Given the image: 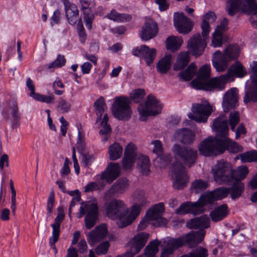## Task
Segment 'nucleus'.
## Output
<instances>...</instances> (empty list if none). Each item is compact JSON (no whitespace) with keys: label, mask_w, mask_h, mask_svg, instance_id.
Wrapping results in <instances>:
<instances>
[{"label":"nucleus","mask_w":257,"mask_h":257,"mask_svg":"<svg viewBox=\"0 0 257 257\" xmlns=\"http://www.w3.org/2000/svg\"><path fill=\"white\" fill-rule=\"evenodd\" d=\"M80 3L83 11L84 20L86 27L90 30L91 29L92 22L94 18V16L91 12V9L95 7L94 0H80Z\"/></svg>","instance_id":"obj_24"},{"label":"nucleus","mask_w":257,"mask_h":257,"mask_svg":"<svg viewBox=\"0 0 257 257\" xmlns=\"http://www.w3.org/2000/svg\"><path fill=\"white\" fill-rule=\"evenodd\" d=\"M209 186L207 181L199 179L195 181L192 185V189L195 193H199L206 190Z\"/></svg>","instance_id":"obj_48"},{"label":"nucleus","mask_w":257,"mask_h":257,"mask_svg":"<svg viewBox=\"0 0 257 257\" xmlns=\"http://www.w3.org/2000/svg\"><path fill=\"white\" fill-rule=\"evenodd\" d=\"M214 181L219 184H227L244 179L248 173L245 166H240L234 170L229 163L223 160L219 161L211 169Z\"/></svg>","instance_id":"obj_4"},{"label":"nucleus","mask_w":257,"mask_h":257,"mask_svg":"<svg viewBox=\"0 0 257 257\" xmlns=\"http://www.w3.org/2000/svg\"><path fill=\"white\" fill-rule=\"evenodd\" d=\"M157 33V24L154 22H147L142 28L141 37L143 40L147 41L153 38Z\"/></svg>","instance_id":"obj_31"},{"label":"nucleus","mask_w":257,"mask_h":257,"mask_svg":"<svg viewBox=\"0 0 257 257\" xmlns=\"http://www.w3.org/2000/svg\"><path fill=\"white\" fill-rule=\"evenodd\" d=\"M120 167L118 163H110L106 170L99 175L98 177L102 180H105L107 182L111 183L118 177L120 174Z\"/></svg>","instance_id":"obj_23"},{"label":"nucleus","mask_w":257,"mask_h":257,"mask_svg":"<svg viewBox=\"0 0 257 257\" xmlns=\"http://www.w3.org/2000/svg\"><path fill=\"white\" fill-rule=\"evenodd\" d=\"M136 147L132 144H128L124 150V156L131 157L136 158Z\"/></svg>","instance_id":"obj_59"},{"label":"nucleus","mask_w":257,"mask_h":257,"mask_svg":"<svg viewBox=\"0 0 257 257\" xmlns=\"http://www.w3.org/2000/svg\"><path fill=\"white\" fill-rule=\"evenodd\" d=\"M12 109V115L14 122H17L20 118V114L19 112L18 107L17 105L14 104L11 107Z\"/></svg>","instance_id":"obj_63"},{"label":"nucleus","mask_w":257,"mask_h":257,"mask_svg":"<svg viewBox=\"0 0 257 257\" xmlns=\"http://www.w3.org/2000/svg\"><path fill=\"white\" fill-rule=\"evenodd\" d=\"M228 213V209L226 204H223L215 207L210 213L212 220L217 222L222 220Z\"/></svg>","instance_id":"obj_34"},{"label":"nucleus","mask_w":257,"mask_h":257,"mask_svg":"<svg viewBox=\"0 0 257 257\" xmlns=\"http://www.w3.org/2000/svg\"><path fill=\"white\" fill-rule=\"evenodd\" d=\"M129 103L130 100L127 97H116L112 108V112L114 116L119 120H128L132 114Z\"/></svg>","instance_id":"obj_13"},{"label":"nucleus","mask_w":257,"mask_h":257,"mask_svg":"<svg viewBox=\"0 0 257 257\" xmlns=\"http://www.w3.org/2000/svg\"><path fill=\"white\" fill-rule=\"evenodd\" d=\"M172 64V55H166L157 64V71L160 74L166 73L170 69Z\"/></svg>","instance_id":"obj_35"},{"label":"nucleus","mask_w":257,"mask_h":257,"mask_svg":"<svg viewBox=\"0 0 257 257\" xmlns=\"http://www.w3.org/2000/svg\"><path fill=\"white\" fill-rule=\"evenodd\" d=\"M209 218L206 215L195 217L187 223V226L190 229H200L204 230L209 226Z\"/></svg>","instance_id":"obj_29"},{"label":"nucleus","mask_w":257,"mask_h":257,"mask_svg":"<svg viewBox=\"0 0 257 257\" xmlns=\"http://www.w3.org/2000/svg\"><path fill=\"white\" fill-rule=\"evenodd\" d=\"M32 97L36 100L47 103H50L55 99V97L53 94L50 95H45L37 93H36Z\"/></svg>","instance_id":"obj_54"},{"label":"nucleus","mask_w":257,"mask_h":257,"mask_svg":"<svg viewBox=\"0 0 257 257\" xmlns=\"http://www.w3.org/2000/svg\"><path fill=\"white\" fill-rule=\"evenodd\" d=\"M182 43L183 40L181 37L172 36L168 38L166 47L167 49L174 51L180 48Z\"/></svg>","instance_id":"obj_42"},{"label":"nucleus","mask_w":257,"mask_h":257,"mask_svg":"<svg viewBox=\"0 0 257 257\" xmlns=\"http://www.w3.org/2000/svg\"><path fill=\"white\" fill-rule=\"evenodd\" d=\"M109 247V242L107 241H104L97 246L95 248V253L98 255L105 254L107 252Z\"/></svg>","instance_id":"obj_57"},{"label":"nucleus","mask_w":257,"mask_h":257,"mask_svg":"<svg viewBox=\"0 0 257 257\" xmlns=\"http://www.w3.org/2000/svg\"><path fill=\"white\" fill-rule=\"evenodd\" d=\"M65 217L64 213L62 211H59L58 215L55 218V222L51 225L52 227V236L50 238L49 243L51 248L54 250L55 253L57 252V249L55 243L57 241L60 234V228L61 222L64 220Z\"/></svg>","instance_id":"obj_22"},{"label":"nucleus","mask_w":257,"mask_h":257,"mask_svg":"<svg viewBox=\"0 0 257 257\" xmlns=\"http://www.w3.org/2000/svg\"><path fill=\"white\" fill-rule=\"evenodd\" d=\"M205 231L199 230L197 231H190L185 235L177 238H167L163 241L161 257H171L174 251L184 245L187 244L190 247L201 242L204 237Z\"/></svg>","instance_id":"obj_5"},{"label":"nucleus","mask_w":257,"mask_h":257,"mask_svg":"<svg viewBox=\"0 0 257 257\" xmlns=\"http://www.w3.org/2000/svg\"><path fill=\"white\" fill-rule=\"evenodd\" d=\"M207 250L199 246L194 249L190 253L181 257H207Z\"/></svg>","instance_id":"obj_51"},{"label":"nucleus","mask_w":257,"mask_h":257,"mask_svg":"<svg viewBox=\"0 0 257 257\" xmlns=\"http://www.w3.org/2000/svg\"><path fill=\"white\" fill-rule=\"evenodd\" d=\"M156 50L154 48L150 49L146 45H142L133 50L134 55L144 59L148 65H150L156 57Z\"/></svg>","instance_id":"obj_21"},{"label":"nucleus","mask_w":257,"mask_h":257,"mask_svg":"<svg viewBox=\"0 0 257 257\" xmlns=\"http://www.w3.org/2000/svg\"><path fill=\"white\" fill-rule=\"evenodd\" d=\"M108 120V116L107 114L105 113L104 114L102 119L101 120L100 126V129L99 131V134L102 135H104L103 138V141H106L107 140V135L110 133L111 128L107 121Z\"/></svg>","instance_id":"obj_45"},{"label":"nucleus","mask_w":257,"mask_h":257,"mask_svg":"<svg viewBox=\"0 0 257 257\" xmlns=\"http://www.w3.org/2000/svg\"><path fill=\"white\" fill-rule=\"evenodd\" d=\"M129 187V183L126 178H120L117 180L111 187L107 191L108 194H121L126 191Z\"/></svg>","instance_id":"obj_30"},{"label":"nucleus","mask_w":257,"mask_h":257,"mask_svg":"<svg viewBox=\"0 0 257 257\" xmlns=\"http://www.w3.org/2000/svg\"><path fill=\"white\" fill-rule=\"evenodd\" d=\"M172 151L176 160L171 168V176L173 180L174 188L181 189L188 181V177L182 163L190 167L194 164L197 158V151L190 147H182L174 144Z\"/></svg>","instance_id":"obj_2"},{"label":"nucleus","mask_w":257,"mask_h":257,"mask_svg":"<svg viewBox=\"0 0 257 257\" xmlns=\"http://www.w3.org/2000/svg\"><path fill=\"white\" fill-rule=\"evenodd\" d=\"M238 105V93L236 88L227 91L223 96L222 107L224 112H228Z\"/></svg>","instance_id":"obj_17"},{"label":"nucleus","mask_w":257,"mask_h":257,"mask_svg":"<svg viewBox=\"0 0 257 257\" xmlns=\"http://www.w3.org/2000/svg\"><path fill=\"white\" fill-rule=\"evenodd\" d=\"M226 9L231 16L238 12L251 16L249 22L253 28L257 29V3L255 0H227Z\"/></svg>","instance_id":"obj_8"},{"label":"nucleus","mask_w":257,"mask_h":257,"mask_svg":"<svg viewBox=\"0 0 257 257\" xmlns=\"http://www.w3.org/2000/svg\"><path fill=\"white\" fill-rule=\"evenodd\" d=\"M95 112L97 115L96 121L98 122L102 116V114L105 111L106 106L104 102V99L102 97H100L98 99L94 104Z\"/></svg>","instance_id":"obj_44"},{"label":"nucleus","mask_w":257,"mask_h":257,"mask_svg":"<svg viewBox=\"0 0 257 257\" xmlns=\"http://www.w3.org/2000/svg\"><path fill=\"white\" fill-rule=\"evenodd\" d=\"M136 158L124 156L122 160L123 168L125 170L131 169L134 163Z\"/></svg>","instance_id":"obj_60"},{"label":"nucleus","mask_w":257,"mask_h":257,"mask_svg":"<svg viewBox=\"0 0 257 257\" xmlns=\"http://www.w3.org/2000/svg\"><path fill=\"white\" fill-rule=\"evenodd\" d=\"M174 25L180 33L186 34L191 31V21L182 13H174Z\"/></svg>","instance_id":"obj_18"},{"label":"nucleus","mask_w":257,"mask_h":257,"mask_svg":"<svg viewBox=\"0 0 257 257\" xmlns=\"http://www.w3.org/2000/svg\"><path fill=\"white\" fill-rule=\"evenodd\" d=\"M106 215L116 221L119 228H124L131 224L138 216L139 208L133 205L130 210L121 200L113 199L105 204Z\"/></svg>","instance_id":"obj_3"},{"label":"nucleus","mask_w":257,"mask_h":257,"mask_svg":"<svg viewBox=\"0 0 257 257\" xmlns=\"http://www.w3.org/2000/svg\"><path fill=\"white\" fill-rule=\"evenodd\" d=\"M210 72L209 65H204L201 67L197 78L191 82L192 87L206 91L222 90L228 81H233L234 76L243 77L247 73L242 65L239 62L232 65L227 74L219 77L209 79Z\"/></svg>","instance_id":"obj_1"},{"label":"nucleus","mask_w":257,"mask_h":257,"mask_svg":"<svg viewBox=\"0 0 257 257\" xmlns=\"http://www.w3.org/2000/svg\"><path fill=\"white\" fill-rule=\"evenodd\" d=\"M191 110L188 114L189 118L198 122H205L212 112V108L209 103L205 100L201 103L193 104Z\"/></svg>","instance_id":"obj_14"},{"label":"nucleus","mask_w":257,"mask_h":257,"mask_svg":"<svg viewBox=\"0 0 257 257\" xmlns=\"http://www.w3.org/2000/svg\"><path fill=\"white\" fill-rule=\"evenodd\" d=\"M66 16L68 23L72 25H75L80 20L79 18L78 10L77 6L73 4L65 5Z\"/></svg>","instance_id":"obj_33"},{"label":"nucleus","mask_w":257,"mask_h":257,"mask_svg":"<svg viewBox=\"0 0 257 257\" xmlns=\"http://www.w3.org/2000/svg\"><path fill=\"white\" fill-rule=\"evenodd\" d=\"M26 85L30 91L29 93V96L30 97H32L35 93V88L33 82L31 80L30 78H28L26 81Z\"/></svg>","instance_id":"obj_64"},{"label":"nucleus","mask_w":257,"mask_h":257,"mask_svg":"<svg viewBox=\"0 0 257 257\" xmlns=\"http://www.w3.org/2000/svg\"><path fill=\"white\" fill-rule=\"evenodd\" d=\"M122 147L118 143H113L108 148L109 159L116 160L120 158L122 155Z\"/></svg>","instance_id":"obj_39"},{"label":"nucleus","mask_w":257,"mask_h":257,"mask_svg":"<svg viewBox=\"0 0 257 257\" xmlns=\"http://www.w3.org/2000/svg\"><path fill=\"white\" fill-rule=\"evenodd\" d=\"M216 18L213 12H209L202 16V21L200 25L202 35L197 33L188 41L187 46L193 55L199 56L204 51L211 30L210 25L215 22Z\"/></svg>","instance_id":"obj_6"},{"label":"nucleus","mask_w":257,"mask_h":257,"mask_svg":"<svg viewBox=\"0 0 257 257\" xmlns=\"http://www.w3.org/2000/svg\"><path fill=\"white\" fill-rule=\"evenodd\" d=\"M145 95L144 90L138 89L135 90L131 94V98L135 102H139L144 98Z\"/></svg>","instance_id":"obj_55"},{"label":"nucleus","mask_w":257,"mask_h":257,"mask_svg":"<svg viewBox=\"0 0 257 257\" xmlns=\"http://www.w3.org/2000/svg\"><path fill=\"white\" fill-rule=\"evenodd\" d=\"M138 166L143 174L148 175L150 172V162L148 157L141 155L138 158Z\"/></svg>","instance_id":"obj_43"},{"label":"nucleus","mask_w":257,"mask_h":257,"mask_svg":"<svg viewBox=\"0 0 257 257\" xmlns=\"http://www.w3.org/2000/svg\"><path fill=\"white\" fill-rule=\"evenodd\" d=\"M177 139L184 144H190L195 139V134L191 130L187 128H182L177 130L175 134Z\"/></svg>","instance_id":"obj_32"},{"label":"nucleus","mask_w":257,"mask_h":257,"mask_svg":"<svg viewBox=\"0 0 257 257\" xmlns=\"http://www.w3.org/2000/svg\"><path fill=\"white\" fill-rule=\"evenodd\" d=\"M212 129L217 133L218 137H221L222 153L225 150L230 152L237 153L243 151V148L228 137L229 127L226 117L220 115L213 122Z\"/></svg>","instance_id":"obj_7"},{"label":"nucleus","mask_w":257,"mask_h":257,"mask_svg":"<svg viewBox=\"0 0 257 257\" xmlns=\"http://www.w3.org/2000/svg\"><path fill=\"white\" fill-rule=\"evenodd\" d=\"M189 61V54L187 52H183L179 54L177 61L174 66L175 70H179L184 68L187 65Z\"/></svg>","instance_id":"obj_41"},{"label":"nucleus","mask_w":257,"mask_h":257,"mask_svg":"<svg viewBox=\"0 0 257 257\" xmlns=\"http://www.w3.org/2000/svg\"><path fill=\"white\" fill-rule=\"evenodd\" d=\"M164 209V203H159L156 204L152 208L149 209L147 214L151 219H156L162 216Z\"/></svg>","instance_id":"obj_40"},{"label":"nucleus","mask_w":257,"mask_h":257,"mask_svg":"<svg viewBox=\"0 0 257 257\" xmlns=\"http://www.w3.org/2000/svg\"><path fill=\"white\" fill-rule=\"evenodd\" d=\"M61 16V13L58 10L54 12L53 15L50 19L52 26H53L55 24H58L60 22Z\"/></svg>","instance_id":"obj_62"},{"label":"nucleus","mask_w":257,"mask_h":257,"mask_svg":"<svg viewBox=\"0 0 257 257\" xmlns=\"http://www.w3.org/2000/svg\"><path fill=\"white\" fill-rule=\"evenodd\" d=\"M132 199L135 203L133 205H137L139 208L138 215L140 213L141 207L146 206L149 203L148 195L143 190H136L132 195Z\"/></svg>","instance_id":"obj_28"},{"label":"nucleus","mask_w":257,"mask_h":257,"mask_svg":"<svg viewBox=\"0 0 257 257\" xmlns=\"http://www.w3.org/2000/svg\"><path fill=\"white\" fill-rule=\"evenodd\" d=\"M243 163L257 161V151H252L242 153L239 155Z\"/></svg>","instance_id":"obj_49"},{"label":"nucleus","mask_w":257,"mask_h":257,"mask_svg":"<svg viewBox=\"0 0 257 257\" xmlns=\"http://www.w3.org/2000/svg\"><path fill=\"white\" fill-rule=\"evenodd\" d=\"M84 214H86L85 226L89 229L96 224L98 217V208L96 199L92 198L82 203L78 217L80 218Z\"/></svg>","instance_id":"obj_10"},{"label":"nucleus","mask_w":257,"mask_h":257,"mask_svg":"<svg viewBox=\"0 0 257 257\" xmlns=\"http://www.w3.org/2000/svg\"><path fill=\"white\" fill-rule=\"evenodd\" d=\"M233 185L229 189L230 190V194L231 198L233 200L239 198L244 191V184L240 181H235Z\"/></svg>","instance_id":"obj_37"},{"label":"nucleus","mask_w":257,"mask_h":257,"mask_svg":"<svg viewBox=\"0 0 257 257\" xmlns=\"http://www.w3.org/2000/svg\"><path fill=\"white\" fill-rule=\"evenodd\" d=\"M229 188L224 187L217 188L212 191L205 192L201 197L203 205L211 204L214 201L225 198L228 194Z\"/></svg>","instance_id":"obj_16"},{"label":"nucleus","mask_w":257,"mask_h":257,"mask_svg":"<svg viewBox=\"0 0 257 257\" xmlns=\"http://www.w3.org/2000/svg\"><path fill=\"white\" fill-rule=\"evenodd\" d=\"M162 104L153 95H149L145 104H141L138 107L141 121H145L150 115H155L161 113Z\"/></svg>","instance_id":"obj_12"},{"label":"nucleus","mask_w":257,"mask_h":257,"mask_svg":"<svg viewBox=\"0 0 257 257\" xmlns=\"http://www.w3.org/2000/svg\"><path fill=\"white\" fill-rule=\"evenodd\" d=\"M106 17L114 22H126L131 20L132 17L128 14H119L114 10H112L110 13L108 14Z\"/></svg>","instance_id":"obj_38"},{"label":"nucleus","mask_w":257,"mask_h":257,"mask_svg":"<svg viewBox=\"0 0 257 257\" xmlns=\"http://www.w3.org/2000/svg\"><path fill=\"white\" fill-rule=\"evenodd\" d=\"M196 72V67L194 63H191L188 68L179 74V76L185 81L191 80Z\"/></svg>","instance_id":"obj_46"},{"label":"nucleus","mask_w":257,"mask_h":257,"mask_svg":"<svg viewBox=\"0 0 257 257\" xmlns=\"http://www.w3.org/2000/svg\"><path fill=\"white\" fill-rule=\"evenodd\" d=\"M221 137H208L203 140L198 146L199 151L204 156H216L222 153Z\"/></svg>","instance_id":"obj_11"},{"label":"nucleus","mask_w":257,"mask_h":257,"mask_svg":"<svg viewBox=\"0 0 257 257\" xmlns=\"http://www.w3.org/2000/svg\"><path fill=\"white\" fill-rule=\"evenodd\" d=\"M153 145V153L158 156L157 162L160 163V167H165L170 162L171 156L170 155L166 154L163 155V148L162 142L159 140H154L151 142Z\"/></svg>","instance_id":"obj_26"},{"label":"nucleus","mask_w":257,"mask_h":257,"mask_svg":"<svg viewBox=\"0 0 257 257\" xmlns=\"http://www.w3.org/2000/svg\"><path fill=\"white\" fill-rule=\"evenodd\" d=\"M97 182H92L87 184L85 187V191L88 192L95 190L99 189L104 186L103 180L100 179L98 176L97 177Z\"/></svg>","instance_id":"obj_53"},{"label":"nucleus","mask_w":257,"mask_h":257,"mask_svg":"<svg viewBox=\"0 0 257 257\" xmlns=\"http://www.w3.org/2000/svg\"><path fill=\"white\" fill-rule=\"evenodd\" d=\"M107 232V230L105 224L97 226L87 235V241L91 246H93L103 239L106 235Z\"/></svg>","instance_id":"obj_27"},{"label":"nucleus","mask_w":257,"mask_h":257,"mask_svg":"<svg viewBox=\"0 0 257 257\" xmlns=\"http://www.w3.org/2000/svg\"><path fill=\"white\" fill-rule=\"evenodd\" d=\"M228 20L224 18L218 26L213 33L211 45L213 47H219L222 46L223 34L227 29Z\"/></svg>","instance_id":"obj_25"},{"label":"nucleus","mask_w":257,"mask_h":257,"mask_svg":"<svg viewBox=\"0 0 257 257\" xmlns=\"http://www.w3.org/2000/svg\"><path fill=\"white\" fill-rule=\"evenodd\" d=\"M207 250L199 246L194 249L190 253L181 257H207Z\"/></svg>","instance_id":"obj_52"},{"label":"nucleus","mask_w":257,"mask_h":257,"mask_svg":"<svg viewBox=\"0 0 257 257\" xmlns=\"http://www.w3.org/2000/svg\"><path fill=\"white\" fill-rule=\"evenodd\" d=\"M240 120V115L238 111H233L229 113L228 123L232 132H235L236 125Z\"/></svg>","instance_id":"obj_50"},{"label":"nucleus","mask_w":257,"mask_h":257,"mask_svg":"<svg viewBox=\"0 0 257 257\" xmlns=\"http://www.w3.org/2000/svg\"><path fill=\"white\" fill-rule=\"evenodd\" d=\"M252 74L251 81H247L246 85H248L244 97V102L247 103L249 102H257V62L253 61L250 65Z\"/></svg>","instance_id":"obj_15"},{"label":"nucleus","mask_w":257,"mask_h":257,"mask_svg":"<svg viewBox=\"0 0 257 257\" xmlns=\"http://www.w3.org/2000/svg\"><path fill=\"white\" fill-rule=\"evenodd\" d=\"M94 160V158L92 155L88 154H83L81 156V163L85 167L90 166Z\"/></svg>","instance_id":"obj_61"},{"label":"nucleus","mask_w":257,"mask_h":257,"mask_svg":"<svg viewBox=\"0 0 257 257\" xmlns=\"http://www.w3.org/2000/svg\"><path fill=\"white\" fill-rule=\"evenodd\" d=\"M149 237L146 232H140L135 235L128 242L130 251L135 254L138 253L145 246Z\"/></svg>","instance_id":"obj_19"},{"label":"nucleus","mask_w":257,"mask_h":257,"mask_svg":"<svg viewBox=\"0 0 257 257\" xmlns=\"http://www.w3.org/2000/svg\"><path fill=\"white\" fill-rule=\"evenodd\" d=\"M66 63L64 56L58 55L57 58L53 62L47 64L44 66L45 69L47 70H52L60 68L64 66Z\"/></svg>","instance_id":"obj_47"},{"label":"nucleus","mask_w":257,"mask_h":257,"mask_svg":"<svg viewBox=\"0 0 257 257\" xmlns=\"http://www.w3.org/2000/svg\"><path fill=\"white\" fill-rule=\"evenodd\" d=\"M71 107L70 103L65 99H61L58 106V111L61 113L68 112Z\"/></svg>","instance_id":"obj_58"},{"label":"nucleus","mask_w":257,"mask_h":257,"mask_svg":"<svg viewBox=\"0 0 257 257\" xmlns=\"http://www.w3.org/2000/svg\"><path fill=\"white\" fill-rule=\"evenodd\" d=\"M54 193L53 192H51L49 196L48 201H47V216L46 218L47 221H49L50 219V217L52 213V209L54 206Z\"/></svg>","instance_id":"obj_56"},{"label":"nucleus","mask_w":257,"mask_h":257,"mask_svg":"<svg viewBox=\"0 0 257 257\" xmlns=\"http://www.w3.org/2000/svg\"><path fill=\"white\" fill-rule=\"evenodd\" d=\"M238 53L237 46H229L225 49L223 54L217 51L214 53L212 58L213 66L217 71H223L226 69L229 61L237 58Z\"/></svg>","instance_id":"obj_9"},{"label":"nucleus","mask_w":257,"mask_h":257,"mask_svg":"<svg viewBox=\"0 0 257 257\" xmlns=\"http://www.w3.org/2000/svg\"><path fill=\"white\" fill-rule=\"evenodd\" d=\"M204 206L200 197L195 202H187L182 204L178 208L176 209L175 213L180 215L188 213L196 215L202 212V208Z\"/></svg>","instance_id":"obj_20"},{"label":"nucleus","mask_w":257,"mask_h":257,"mask_svg":"<svg viewBox=\"0 0 257 257\" xmlns=\"http://www.w3.org/2000/svg\"><path fill=\"white\" fill-rule=\"evenodd\" d=\"M161 243V241L158 240L150 242L145 248L144 254L138 257H157L156 254L159 251V246Z\"/></svg>","instance_id":"obj_36"}]
</instances>
